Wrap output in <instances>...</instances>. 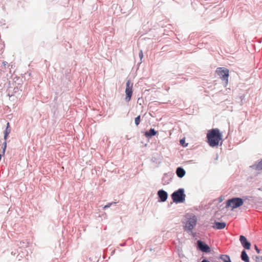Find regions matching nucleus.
<instances>
[{
  "label": "nucleus",
  "instance_id": "14",
  "mask_svg": "<svg viewBox=\"0 0 262 262\" xmlns=\"http://www.w3.org/2000/svg\"><path fill=\"white\" fill-rule=\"evenodd\" d=\"M241 258L245 262H249V257L245 250L242 252Z\"/></svg>",
  "mask_w": 262,
  "mask_h": 262
},
{
  "label": "nucleus",
  "instance_id": "3",
  "mask_svg": "<svg viewBox=\"0 0 262 262\" xmlns=\"http://www.w3.org/2000/svg\"><path fill=\"white\" fill-rule=\"evenodd\" d=\"M197 218L195 215H191L187 218V222L184 227V230L188 232H191L192 229L196 226Z\"/></svg>",
  "mask_w": 262,
  "mask_h": 262
},
{
  "label": "nucleus",
  "instance_id": "24",
  "mask_svg": "<svg viewBox=\"0 0 262 262\" xmlns=\"http://www.w3.org/2000/svg\"><path fill=\"white\" fill-rule=\"evenodd\" d=\"M256 262H262V257H256Z\"/></svg>",
  "mask_w": 262,
  "mask_h": 262
},
{
  "label": "nucleus",
  "instance_id": "26",
  "mask_svg": "<svg viewBox=\"0 0 262 262\" xmlns=\"http://www.w3.org/2000/svg\"><path fill=\"white\" fill-rule=\"evenodd\" d=\"M3 154H0V161L1 160V159H2V156H3Z\"/></svg>",
  "mask_w": 262,
  "mask_h": 262
},
{
  "label": "nucleus",
  "instance_id": "12",
  "mask_svg": "<svg viewBox=\"0 0 262 262\" xmlns=\"http://www.w3.org/2000/svg\"><path fill=\"white\" fill-rule=\"evenodd\" d=\"M11 132V127L9 122H7V127L4 132V140H7V137Z\"/></svg>",
  "mask_w": 262,
  "mask_h": 262
},
{
  "label": "nucleus",
  "instance_id": "25",
  "mask_svg": "<svg viewBox=\"0 0 262 262\" xmlns=\"http://www.w3.org/2000/svg\"><path fill=\"white\" fill-rule=\"evenodd\" d=\"M255 250H256V251L257 252V253H260V250L257 248L256 245H255Z\"/></svg>",
  "mask_w": 262,
  "mask_h": 262
},
{
  "label": "nucleus",
  "instance_id": "6",
  "mask_svg": "<svg viewBox=\"0 0 262 262\" xmlns=\"http://www.w3.org/2000/svg\"><path fill=\"white\" fill-rule=\"evenodd\" d=\"M197 245L198 248L203 252L209 253L211 251L210 248L209 247V246L201 241L199 240L197 241Z\"/></svg>",
  "mask_w": 262,
  "mask_h": 262
},
{
  "label": "nucleus",
  "instance_id": "21",
  "mask_svg": "<svg viewBox=\"0 0 262 262\" xmlns=\"http://www.w3.org/2000/svg\"><path fill=\"white\" fill-rule=\"evenodd\" d=\"M176 173H177V176L179 178H180V167H179L177 168V170H176Z\"/></svg>",
  "mask_w": 262,
  "mask_h": 262
},
{
  "label": "nucleus",
  "instance_id": "1",
  "mask_svg": "<svg viewBox=\"0 0 262 262\" xmlns=\"http://www.w3.org/2000/svg\"><path fill=\"white\" fill-rule=\"evenodd\" d=\"M207 138L209 145L211 147H215L222 140V135L218 128H213L208 131Z\"/></svg>",
  "mask_w": 262,
  "mask_h": 262
},
{
  "label": "nucleus",
  "instance_id": "11",
  "mask_svg": "<svg viewBox=\"0 0 262 262\" xmlns=\"http://www.w3.org/2000/svg\"><path fill=\"white\" fill-rule=\"evenodd\" d=\"M226 223L224 222H215L214 225L212 226L213 228L216 229H223L226 227Z\"/></svg>",
  "mask_w": 262,
  "mask_h": 262
},
{
  "label": "nucleus",
  "instance_id": "9",
  "mask_svg": "<svg viewBox=\"0 0 262 262\" xmlns=\"http://www.w3.org/2000/svg\"><path fill=\"white\" fill-rule=\"evenodd\" d=\"M158 195L160 199L161 202H165L166 201L168 194L165 191L163 190H159L158 192Z\"/></svg>",
  "mask_w": 262,
  "mask_h": 262
},
{
  "label": "nucleus",
  "instance_id": "13",
  "mask_svg": "<svg viewBox=\"0 0 262 262\" xmlns=\"http://www.w3.org/2000/svg\"><path fill=\"white\" fill-rule=\"evenodd\" d=\"M157 134V132L154 128H150L149 131L145 133V136L147 138L150 137Z\"/></svg>",
  "mask_w": 262,
  "mask_h": 262
},
{
  "label": "nucleus",
  "instance_id": "16",
  "mask_svg": "<svg viewBox=\"0 0 262 262\" xmlns=\"http://www.w3.org/2000/svg\"><path fill=\"white\" fill-rule=\"evenodd\" d=\"M185 194L184 193V189L181 188V203H183L185 201Z\"/></svg>",
  "mask_w": 262,
  "mask_h": 262
},
{
  "label": "nucleus",
  "instance_id": "4",
  "mask_svg": "<svg viewBox=\"0 0 262 262\" xmlns=\"http://www.w3.org/2000/svg\"><path fill=\"white\" fill-rule=\"evenodd\" d=\"M216 72L220 76L222 81H225V85H227L228 82L229 70L226 68H218Z\"/></svg>",
  "mask_w": 262,
  "mask_h": 262
},
{
  "label": "nucleus",
  "instance_id": "22",
  "mask_svg": "<svg viewBox=\"0 0 262 262\" xmlns=\"http://www.w3.org/2000/svg\"><path fill=\"white\" fill-rule=\"evenodd\" d=\"M185 174V170L181 168V178H182L183 177H184Z\"/></svg>",
  "mask_w": 262,
  "mask_h": 262
},
{
  "label": "nucleus",
  "instance_id": "8",
  "mask_svg": "<svg viewBox=\"0 0 262 262\" xmlns=\"http://www.w3.org/2000/svg\"><path fill=\"white\" fill-rule=\"evenodd\" d=\"M171 198L173 202L177 203L180 202V189H179L171 194Z\"/></svg>",
  "mask_w": 262,
  "mask_h": 262
},
{
  "label": "nucleus",
  "instance_id": "18",
  "mask_svg": "<svg viewBox=\"0 0 262 262\" xmlns=\"http://www.w3.org/2000/svg\"><path fill=\"white\" fill-rule=\"evenodd\" d=\"M140 122V116H138L135 119V123L137 126H138Z\"/></svg>",
  "mask_w": 262,
  "mask_h": 262
},
{
  "label": "nucleus",
  "instance_id": "2",
  "mask_svg": "<svg viewBox=\"0 0 262 262\" xmlns=\"http://www.w3.org/2000/svg\"><path fill=\"white\" fill-rule=\"evenodd\" d=\"M243 204L244 201L242 199L240 198H233L227 201L226 207H231V209L233 210L241 206Z\"/></svg>",
  "mask_w": 262,
  "mask_h": 262
},
{
  "label": "nucleus",
  "instance_id": "5",
  "mask_svg": "<svg viewBox=\"0 0 262 262\" xmlns=\"http://www.w3.org/2000/svg\"><path fill=\"white\" fill-rule=\"evenodd\" d=\"M132 94L133 84L131 83L130 80H128L126 82L125 89V100L126 101L129 102L130 100Z\"/></svg>",
  "mask_w": 262,
  "mask_h": 262
},
{
  "label": "nucleus",
  "instance_id": "7",
  "mask_svg": "<svg viewBox=\"0 0 262 262\" xmlns=\"http://www.w3.org/2000/svg\"><path fill=\"white\" fill-rule=\"evenodd\" d=\"M239 241L242 245L243 247L247 250L250 249L251 244L250 242H248L246 238L243 236L241 235L239 236Z\"/></svg>",
  "mask_w": 262,
  "mask_h": 262
},
{
  "label": "nucleus",
  "instance_id": "19",
  "mask_svg": "<svg viewBox=\"0 0 262 262\" xmlns=\"http://www.w3.org/2000/svg\"><path fill=\"white\" fill-rule=\"evenodd\" d=\"M188 145V143H185V138L181 139V146L183 147H187Z\"/></svg>",
  "mask_w": 262,
  "mask_h": 262
},
{
  "label": "nucleus",
  "instance_id": "15",
  "mask_svg": "<svg viewBox=\"0 0 262 262\" xmlns=\"http://www.w3.org/2000/svg\"><path fill=\"white\" fill-rule=\"evenodd\" d=\"M220 258L224 262H231L230 257L227 255H222Z\"/></svg>",
  "mask_w": 262,
  "mask_h": 262
},
{
  "label": "nucleus",
  "instance_id": "17",
  "mask_svg": "<svg viewBox=\"0 0 262 262\" xmlns=\"http://www.w3.org/2000/svg\"><path fill=\"white\" fill-rule=\"evenodd\" d=\"M6 147H7V142H6V140H5V142L3 143V144L2 145V148H3L2 152H3V155H4L5 153Z\"/></svg>",
  "mask_w": 262,
  "mask_h": 262
},
{
  "label": "nucleus",
  "instance_id": "20",
  "mask_svg": "<svg viewBox=\"0 0 262 262\" xmlns=\"http://www.w3.org/2000/svg\"><path fill=\"white\" fill-rule=\"evenodd\" d=\"M116 202H112V203H108L107 204V205H105L103 207V208L104 209H105L106 208H109L111 207V206L113 204H116Z\"/></svg>",
  "mask_w": 262,
  "mask_h": 262
},
{
  "label": "nucleus",
  "instance_id": "23",
  "mask_svg": "<svg viewBox=\"0 0 262 262\" xmlns=\"http://www.w3.org/2000/svg\"><path fill=\"white\" fill-rule=\"evenodd\" d=\"M139 57H140L141 59H142L143 58V52L142 50H141L139 53Z\"/></svg>",
  "mask_w": 262,
  "mask_h": 262
},
{
  "label": "nucleus",
  "instance_id": "10",
  "mask_svg": "<svg viewBox=\"0 0 262 262\" xmlns=\"http://www.w3.org/2000/svg\"><path fill=\"white\" fill-rule=\"evenodd\" d=\"M250 167L256 170H262V159H261L260 161L255 162L253 165L250 166Z\"/></svg>",
  "mask_w": 262,
  "mask_h": 262
}]
</instances>
